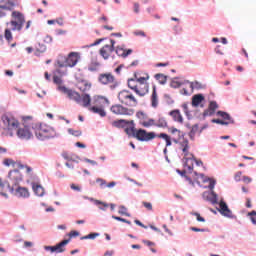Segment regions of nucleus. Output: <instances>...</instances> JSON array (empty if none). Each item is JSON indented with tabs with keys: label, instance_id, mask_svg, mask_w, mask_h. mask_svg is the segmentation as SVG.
<instances>
[{
	"label": "nucleus",
	"instance_id": "8fccbe9b",
	"mask_svg": "<svg viewBox=\"0 0 256 256\" xmlns=\"http://www.w3.org/2000/svg\"><path fill=\"white\" fill-rule=\"evenodd\" d=\"M196 162V165H203V161H201V160H196L195 159V156H193V158H192V164H191V162H189L188 163V165H191L192 166V171H193V163H195Z\"/></svg>",
	"mask_w": 256,
	"mask_h": 256
},
{
	"label": "nucleus",
	"instance_id": "4c0bfd02",
	"mask_svg": "<svg viewBox=\"0 0 256 256\" xmlns=\"http://www.w3.org/2000/svg\"><path fill=\"white\" fill-rule=\"evenodd\" d=\"M141 125L143 127H153L155 126V120L154 119L143 120L141 122Z\"/></svg>",
	"mask_w": 256,
	"mask_h": 256
},
{
	"label": "nucleus",
	"instance_id": "c85d7f7f",
	"mask_svg": "<svg viewBox=\"0 0 256 256\" xmlns=\"http://www.w3.org/2000/svg\"><path fill=\"white\" fill-rule=\"evenodd\" d=\"M71 239L63 240L62 242L58 243L55 247V253H64L65 245L70 243Z\"/></svg>",
	"mask_w": 256,
	"mask_h": 256
},
{
	"label": "nucleus",
	"instance_id": "774afa93",
	"mask_svg": "<svg viewBox=\"0 0 256 256\" xmlns=\"http://www.w3.org/2000/svg\"><path fill=\"white\" fill-rule=\"evenodd\" d=\"M134 12L139 13V3H134Z\"/></svg>",
	"mask_w": 256,
	"mask_h": 256
},
{
	"label": "nucleus",
	"instance_id": "72a5a7b5",
	"mask_svg": "<svg viewBox=\"0 0 256 256\" xmlns=\"http://www.w3.org/2000/svg\"><path fill=\"white\" fill-rule=\"evenodd\" d=\"M101 67V63L97 60H92L90 64L88 65V71H99V68Z\"/></svg>",
	"mask_w": 256,
	"mask_h": 256
},
{
	"label": "nucleus",
	"instance_id": "79ce46f5",
	"mask_svg": "<svg viewBox=\"0 0 256 256\" xmlns=\"http://www.w3.org/2000/svg\"><path fill=\"white\" fill-rule=\"evenodd\" d=\"M46 50L47 48L44 44H38V46L36 47V55H39V53H45Z\"/></svg>",
	"mask_w": 256,
	"mask_h": 256
},
{
	"label": "nucleus",
	"instance_id": "9d476101",
	"mask_svg": "<svg viewBox=\"0 0 256 256\" xmlns=\"http://www.w3.org/2000/svg\"><path fill=\"white\" fill-rule=\"evenodd\" d=\"M98 81L101 85H111L112 89H115V87L119 85V83H117V79L111 72L99 74Z\"/></svg>",
	"mask_w": 256,
	"mask_h": 256
},
{
	"label": "nucleus",
	"instance_id": "dca6fc26",
	"mask_svg": "<svg viewBox=\"0 0 256 256\" xmlns=\"http://www.w3.org/2000/svg\"><path fill=\"white\" fill-rule=\"evenodd\" d=\"M17 137L24 141H29V139L33 137V132L31 131V128L24 126L23 128H18Z\"/></svg>",
	"mask_w": 256,
	"mask_h": 256
},
{
	"label": "nucleus",
	"instance_id": "e433bc0d",
	"mask_svg": "<svg viewBox=\"0 0 256 256\" xmlns=\"http://www.w3.org/2000/svg\"><path fill=\"white\" fill-rule=\"evenodd\" d=\"M155 79L159 81L161 85H165V83H167V76L163 74H156Z\"/></svg>",
	"mask_w": 256,
	"mask_h": 256
},
{
	"label": "nucleus",
	"instance_id": "58836bf2",
	"mask_svg": "<svg viewBox=\"0 0 256 256\" xmlns=\"http://www.w3.org/2000/svg\"><path fill=\"white\" fill-rule=\"evenodd\" d=\"M4 37H5L6 41H8V43H11L13 41V34L11 33L10 29L5 30Z\"/></svg>",
	"mask_w": 256,
	"mask_h": 256
},
{
	"label": "nucleus",
	"instance_id": "5fc2aeb1",
	"mask_svg": "<svg viewBox=\"0 0 256 256\" xmlns=\"http://www.w3.org/2000/svg\"><path fill=\"white\" fill-rule=\"evenodd\" d=\"M96 183H100V187L107 185V181L103 180L102 178H97Z\"/></svg>",
	"mask_w": 256,
	"mask_h": 256
},
{
	"label": "nucleus",
	"instance_id": "39448f33",
	"mask_svg": "<svg viewBox=\"0 0 256 256\" xmlns=\"http://www.w3.org/2000/svg\"><path fill=\"white\" fill-rule=\"evenodd\" d=\"M125 132L129 135L132 133V135H134V137L138 140V141H153V139H155V137H157V134H155V132H147V130L144 129H135V127H129L125 129Z\"/></svg>",
	"mask_w": 256,
	"mask_h": 256
},
{
	"label": "nucleus",
	"instance_id": "5701e85b",
	"mask_svg": "<svg viewBox=\"0 0 256 256\" xmlns=\"http://www.w3.org/2000/svg\"><path fill=\"white\" fill-rule=\"evenodd\" d=\"M0 9L2 11H13L15 9V2L11 0L0 1Z\"/></svg>",
	"mask_w": 256,
	"mask_h": 256
},
{
	"label": "nucleus",
	"instance_id": "f704fd0d",
	"mask_svg": "<svg viewBox=\"0 0 256 256\" xmlns=\"http://www.w3.org/2000/svg\"><path fill=\"white\" fill-rule=\"evenodd\" d=\"M217 115L219 117H222V119H224V121H230L229 125H230V123H235V121L231 119V116L229 114H227L226 112L218 111Z\"/></svg>",
	"mask_w": 256,
	"mask_h": 256
},
{
	"label": "nucleus",
	"instance_id": "ea45409f",
	"mask_svg": "<svg viewBox=\"0 0 256 256\" xmlns=\"http://www.w3.org/2000/svg\"><path fill=\"white\" fill-rule=\"evenodd\" d=\"M68 133L70 135H73L74 137H81V135H83V132H81V130H74V129H68Z\"/></svg>",
	"mask_w": 256,
	"mask_h": 256
},
{
	"label": "nucleus",
	"instance_id": "a211bd4d",
	"mask_svg": "<svg viewBox=\"0 0 256 256\" xmlns=\"http://www.w3.org/2000/svg\"><path fill=\"white\" fill-rule=\"evenodd\" d=\"M115 50H113V47H110L109 45H104L100 50H99V54L101 55V57L103 59H105V61H107V59H109L110 57H112L113 53Z\"/></svg>",
	"mask_w": 256,
	"mask_h": 256
},
{
	"label": "nucleus",
	"instance_id": "412c9836",
	"mask_svg": "<svg viewBox=\"0 0 256 256\" xmlns=\"http://www.w3.org/2000/svg\"><path fill=\"white\" fill-rule=\"evenodd\" d=\"M217 109H219L217 102L211 101L208 109L203 112V117H211V115H215V111H217Z\"/></svg>",
	"mask_w": 256,
	"mask_h": 256
},
{
	"label": "nucleus",
	"instance_id": "09e8293b",
	"mask_svg": "<svg viewBox=\"0 0 256 256\" xmlns=\"http://www.w3.org/2000/svg\"><path fill=\"white\" fill-rule=\"evenodd\" d=\"M53 82L56 84V85H61V83H63V80L61 79V77L57 76V75H54L53 76Z\"/></svg>",
	"mask_w": 256,
	"mask_h": 256
},
{
	"label": "nucleus",
	"instance_id": "423d86ee",
	"mask_svg": "<svg viewBox=\"0 0 256 256\" xmlns=\"http://www.w3.org/2000/svg\"><path fill=\"white\" fill-rule=\"evenodd\" d=\"M118 101L125 107H137L139 100L129 90H122L118 93Z\"/></svg>",
	"mask_w": 256,
	"mask_h": 256
},
{
	"label": "nucleus",
	"instance_id": "f3484780",
	"mask_svg": "<svg viewBox=\"0 0 256 256\" xmlns=\"http://www.w3.org/2000/svg\"><path fill=\"white\" fill-rule=\"evenodd\" d=\"M110 104L111 102L105 96H94L93 98V107H103L105 109V106Z\"/></svg>",
	"mask_w": 256,
	"mask_h": 256
},
{
	"label": "nucleus",
	"instance_id": "4be33fe9",
	"mask_svg": "<svg viewBox=\"0 0 256 256\" xmlns=\"http://www.w3.org/2000/svg\"><path fill=\"white\" fill-rule=\"evenodd\" d=\"M151 107L157 109L159 107V95L157 94V86L152 87V94L150 96Z\"/></svg>",
	"mask_w": 256,
	"mask_h": 256
},
{
	"label": "nucleus",
	"instance_id": "f03ea898",
	"mask_svg": "<svg viewBox=\"0 0 256 256\" xmlns=\"http://www.w3.org/2000/svg\"><path fill=\"white\" fill-rule=\"evenodd\" d=\"M149 76L147 77H139L135 76V79H128V87L131 91H134L138 97H145L147 93H149Z\"/></svg>",
	"mask_w": 256,
	"mask_h": 256
},
{
	"label": "nucleus",
	"instance_id": "c756f323",
	"mask_svg": "<svg viewBox=\"0 0 256 256\" xmlns=\"http://www.w3.org/2000/svg\"><path fill=\"white\" fill-rule=\"evenodd\" d=\"M32 189L37 197H43L45 195V189L39 184H33Z\"/></svg>",
	"mask_w": 256,
	"mask_h": 256
},
{
	"label": "nucleus",
	"instance_id": "aec40b11",
	"mask_svg": "<svg viewBox=\"0 0 256 256\" xmlns=\"http://www.w3.org/2000/svg\"><path fill=\"white\" fill-rule=\"evenodd\" d=\"M219 213H221V215H223L224 217H233V212H231L229 206H227V203H225V201H220Z\"/></svg>",
	"mask_w": 256,
	"mask_h": 256
},
{
	"label": "nucleus",
	"instance_id": "69168bd1",
	"mask_svg": "<svg viewBox=\"0 0 256 256\" xmlns=\"http://www.w3.org/2000/svg\"><path fill=\"white\" fill-rule=\"evenodd\" d=\"M89 239H95L96 237H99V233H90L88 234Z\"/></svg>",
	"mask_w": 256,
	"mask_h": 256
},
{
	"label": "nucleus",
	"instance_id": "6e6552de",
	"mask_svg": "<svg viewBox=\"0 0 256 256\" xmlns=\"http://www.w3.org/2000/svg\"><path fill=\"white\" fill-rule=\"evenodd\" d=\"M182 152L184 153V159L186 160V169L189 173L193 171V154L189 152V140L184 139L181 142ZM191 163V165H189Z\"/></svg>",
	"mask_w": 256,
	"mask_h": 256
},
{
	"label": "nucleus",
	"instance_id": "052dcab7",
	"mask_svg": "<svg viewBox=\"0 0 256 256\" xmlns=\"http://www.w3.org/2000/svg\"><path fill=\"white\" fill-rule=\"evenodd\" d=\"M134 223L138 225L139 227H142L143 229H147V226H145L141 221L135 220Z\"/></svg>",
	"mask_w": 256,
	"mask_h": 256
},
{
	"label": "nucleus",
	"instance_id": "e2e57ef3",
	"mask_svg": "<svg viewBox=\"0 0 256 256\" xmlns=\"http://www.w3.org/2000/svg\"><path fill=\"white\" fill-rule=\"evenodd\" d=\"M215 53H217V55H223V50H221V46H217L215 48Z\"/></svg>",
	"mask_w": 256,
	"mask_h": 256
},
{
	"label": "nucleus",
	"instance_id": "a878e982",
	"mask_svg": "<svg viewBox=\"0 0 256 256\" xmlns=\"http://www.w3.org/2000/svg\"><path fill=\"white\" fill-rule=\"evenodd\" d=\"M116 55H118V57H129V55H131V53H133L132 49H124L121 47H116L115 49Z\"/></svg>",
	"mask_w": 256,
	"mask_h": 256
},
{
	"label": "nucleus",
	"instance_id": "6e6d98bb",
	"mask_svg": "<svg viewBox=\"0 0 256 256\" xmlns=\"http://www.w3.org/2000/svg\"><path fill=\"white\" fill-rule=\"evenodd\" d=\"M171 87H173L174 89H177L181 87V83L179 81H172Z\"/></svg>",
	"mask_w": 256,
	"mask_h": 256
},
{
	"label": "nucleus",
	"instance_id": "c9c22d12",
	"mask_svg": "<svg viewBox=\"0 0 256 256\" xmlns=\"http://www.w3.org/2000/svg\"><path fill=\"white\" fill-rule=\"evenodd\" d=\"M155 127L165 129V127H167V120H165V118H159L158 121L155 122Z\"/></svg>",
	"mask_w": 256,
	"mask_h": 256
},
{
	"label": "nucleus",
	"instance_id": "4d7b16f0",
	"mask_svg": "<svg viewBox=\"0 0 256 256\" xmlns=\"http://www.w3.org/2000/svg\"><path fill=\"white\" fill-rule=\"evenodd\" d=\"M45 251H50L51 253H55V246H44Z\"/></svg>",
	"mask_w": 256,
	"mask_h": 256
},
{
	"label": "nucleus",
	"instance_id": "cd10ccee",
	"mask_svg": "<svg viewBox=\"0 0 256 256\" xmlns=\"http://www.w3.org/2000/svg\"><path fill=\"white\" fill-rule=\"evenodd\" d=\"M205 101L203 94H196L192 97V107H199L201 102Z\"/></svg>",
	"mask_w": 256,
	"mask_h": 256
},
{
	"label": "nucleus",
	"instance_id": "6ab92c4d",
	"mask_svg": "<svg viewBox=\"0 0 256 256\" xmlns=\"http://www.w3.org/2000/svg\"><path fill=\"white\" fill-rule=\"evenodd\" d=\"M169 133H171L172 141L174 143L180 142L181 138L184 136L183 132H181V130H179V129L175 128V127L169 128Z\"/></svg>",
	"mask_w": 256,
	"mask_h": 256
},
{
	"label": "nucleus",
	"instance_id": "2f4dec72",
	"mask_svg": "<svg viewBox=\"0 0 256 256\" xmlns=\"http://www.w3.org/2000/svg\"><path fill=\"white\" fill-rule=\"evenodd\" d=\"M156 137H158V139H164V141L166 142V147H171L172 145L171 141H173V138H171V136L165 133H160L156 135Z\"/></svg>",
	"mask_w": 256,
	"mask_h": 256
},
{
	"label": "nucleus",
	"instance_id": "a18cd8bd",
	"mask_svg": "<svg viewBox=\"0 0 256 256\" xmlns=\"http://www.w3.org/2000/svg\"><path fill=\"white\" fill-rule=\"evenodd\" d=\"M133 35H135L136 37H147V35L145 34V31H142V30L134 31Z\"/></svg>",
	"mask_w": 256,
	"mask_h": 256
},
{
	"label": "nucleus",
	"instance_id": "37998d69",
	"mask_svg": "<svg viewBox=\"0 0 256 256\" xmlns=\"http://www.w3.org/2000/svg\"><path fill=\"white\" fill-rule=\"evenodd\" d=\"M95 204L96 205H102L99 207V209H102V211H105V209H107V207H109V204L105 203V202H101L99 200H95Z\"/></svg>",
	"mask_w": 256,
	"mask_h": 256
},
{
	"label": "nucleus",
	"instance_id": "49530a36",
	"mask_svg": "<svg viewBox=\"0 0 256 256\" xmlns=\"http://www.w3.org/2000/svg\"><path fill=\"white\" fill-rule=\"evenodd\" d=\"M192 215H194V217H196L197 221L200 223H205V218L201 217V214L194 212Z\"/></svg>",
	"mask_w": 256,
	"mask_h": 256
},
{
	"label": "nucleus",
	"instance_id": "bf43d9fd",
	"mask_svg": "<svg viewBox=\"0 0 256 256\" xmlns=\"http://www.w3.org/2000/svg\"><path fill=\"white\" fill-rule=\"evenodd\" d=\"M242 181L248 184L251 183L252 179L249 176H243Z\"/></svg>",
	"mask_w": 256,
	"mask_h": 256
},
{
	"label": "nucleus",
	"instance_id": "4468645a",
	"mask_svg": "<svg viewBox=\"0 0 256 256\" xmlns=\"http://www.w3.org/2000/svg\"><path fill=\"white\" fill-rule=\"evenodd\" d=\"M11 193L15 195V197H19L22 199H28L30 197L29 189L27 187L17 186L16 188L12 186Z\"/></svg>",
	"mask_w": 256,
	"mask_h": 256
},
{
	"label": "nucleus",
	"instance_id": "9b49d317",
	"mask_svg": "<svg viewBox=\"0 0 256 256\" xmlns=\"http://www.w3.org/2000/svg\"><path fill=\"white\" fill-rule=\"evenodd\" d=\"M2 121L9 131H17L19 129V120L12 115L2 116Z\"/></svg>",
	"mask_w": 256,
	"mask_h": 256
},
{
	"label": "nucleus",
	"instance_id": "bb28decb",
	"mask_svg": "<svg viewBox=\"0 0 256 256\" xmlns=\"http://www.w3.org/2000/svg\"><path fill=\"white\" fill-rule=\"evenodd\" d=\"M170 117L173 118L174 121H176V123H183V115H181V111L179 110H172L169 113Z\"/></svg>",
	"mask_w": 256,
	"mask_h": 256
},
{
	"label": "nucleus",
	"instance_id": "a19ab883",
	"mask_svg": "<svg viewBox=\"0 0 256 256\" xmlns=\"http://www.w3.org/2000/svg\"><path fill=\"white\" fill-rule=\"evenodd\" d=\"M118 213H119V215H125L126 217L131 216L129 213H127V207H125V206H119Z\"/></svg>",
	"mask_w": 256,
	"mask_h": 256
},
{
	"label": "nucleus",
	"instance_id": "20e7f679",
	"mask_svg": "<svg viewBox=\"0 0 256 256\" xmlns=\"http://www.w3.org/2000/svg\"><path fill=\"white\" fill-rule=\"evenodd\" d=\"M37 139L40 141H45V139H53L57 132L51 126L47 124H35L32 128Z\"/></svg>",
	"mask_w": 256,
	"mask_h": 256
},
{
	"label": "nucleus",
	"instance_id": "473e14b6",
	"mask_svg": "<svg viewBox=\"0 0 256 256\" xmlns=\"http://www.w3.org/2000/svg\"><path fill=\"white\" fill-rule=\"evenodd\" d=\"M199 124H195L192 127H190V132H189V138L191 139V141H195V135H197V133H199Z\"/></svg>",
	"mask_w": 256,
	"mask_h": 256
},
{
	"label": "nucleus",
	"instance_id": "680f3d73",
	"mask_svg": "<svg viewBox=\"0 0 256 256\" xmlns=\"http://www.w3.org/2000/svg\"><path fill=\"white\" fill-rule=\"evenodd\" d=\"M103 41V38H100L96 40L94 43L90 44L89 47H95L96 45H99Z\"/></svg>",
	"mask_w": 256,
	"mask_h": 256
},
{
	"label": "nucleus",
	"instance_id": "f8f14e48",
	"mask_svg": "<svg viewBox=\"0 0 256 256\" xmlns=\"http://www.w3.org/2000/svg\"><path fill=\"white\" fill-rule=\"evenodd\" d=\"M194 179L198 185H201V183H209L208 188L211 191L215 189V180L205 176L204 174H198L197 172H194Z\"/></svg>",
	"mask_w": 256,
	"mask_h": 256
},
{
	"label": "nucleus",
	"instance_id": "1a4fd4ad",
	"mask_svg": "<svg viewBox=\"0 0 256 256\" xmlns=\"http://www.w3.org/2000/svg\"><path fill=\"white\" fill-rule=\"evenodd\" d=\"M111 113L117 116L131 117L135 113V110L123 106V104H114L110 107Z\"/></svg>",
	"mask_w": 256,
	"mask_h": 256
},
{
	"label": "nucleus",
	"instance_id": "7ed1b4c3",
	"mask_svg": "<svg viewBox=\"0 0 256 256\" xmlns=\"http://www.w3.org/2000/svg\"><path fill=\"white\" fill-rule=\"evenodd\" d=\"M79 53L78 52H70L67 56V58L63 60H58L56 63V73H58V75H65V73H67V71H61V69H63L64 67H75V65H77V63H79Z\"/></svg>",
	"mask_w": 256,
	"mask_h": 256
},
{
	"label": "nucleus",
	"instance_id": "2eb2a0df",
	"mask_svg": "<svg viewBox=\"0 0 256 256\" xmlns=\"http://www.w3.org/2000/svg\"><path fill=\"white\" fill-rule=\"evenodd\" d=\"M4 165H6V167H10V165H12L15 169H26V173H31V171H33L32 167H29L27 165H23L21 164V162H15L13 161V159H9L6 158L3 161Z\"/></svg>",
	"mask_w": 256,
	"mask_h": 256
},
{
	"label": "nucleus",
	"instance_id": "3c124183",
	"mask_svg": "<svg viewBox=\"0 0 256 256\" xmlns=\"http://www.w3.org/2000/svg\"><path fill=\"white\" fill-rule=\"evenodd\" d=\"M68 236H69V239L71 240V239H73V237H79V232L75 231V230H72V231H70Z\"/></svg>",
	"mask_w": 256,
	"mask_h": 256
},
{
	"label": "nucleus",
	"instance_id": "393cba45",
	"mask_svg": "<svg viewBox=\"0 0 256 256\" xmlns=\"http://www.w3.org/2000/svg\"><path fill=\"white\" fill-rule=\"evenodd\" d=\"M77 87L82 93H87V91L91 90V82L87 80H81L78 82Z\"/></svg>",
	"mask_w": 256,
	"mask_h": 256
},
{
	"label": "nucleus",
	"instance_id": "de8ad7c7",
	"mask_svg": "<svg viewBox=\"0 0 256 256\" xmlns=\"http://www.w3.org/2000/svg\"><path fill=\"white\" fill-rule=\"evenodd\" d=\"M142 205L147 209L148 211H153V204L151 202H142Z\"/></svg>",
	"mask_w": 256,
	"mask_h": 256
},
{
	"label": "nucleus",
	"instance_id": "c03bdc74",
	"mask_svg": "<svg viewBox=\"0 0 256 256\" xmlns=\"http://www.w3.org/2000/svg\"><path fill=\"white\" fill-rule=\"evenodd\" d=\"M212 123H217L218 125H229L230 121H225L221 119H213Z\"/></svg>",
	"mask_w": 256,
	"mask_h": 256
},
{
	"label": "nucleus",
	"instance_id": "ddd939ff",
	"mask_svg": "<svg viewBox=\"0 0 256 256\" xmlns=\"http://www.w3.org/2000/svg\"><path fill=\"white\" fill-rule=\"evenodd\" d=\"M9 180L12 183L13 187H17L23 181V175L19 171V168L11 170L8 174Z\"/></svg>",
	"mask_w": 256,
	"mask_h": 256
},
{
	"label": "nucleus",
	"instance_id": "338daca9",
	"mask_svg": "<svg viewBox=\"0 0 256 256\" xmlns=\"http://www.w3.org/2000/svg\"><path fill=\"white\" fill-rule=\"evenodd\" d=\"M71 189H73V191H81V187L75 185V184H71Z\"/></svg>",
	"mask_w": 256,
	"mask_h": 256
},
{
	"label": "nucleus",
	"instance_id": "0e129e2a",
	"mask_svg": "<svg viewBox=\"0 0 256 256\" xmlns=\"http://www.w3.org/2000/svg\"><path fill=\"white\" fill-rule=\"evenodd\" d=\"M115 255V251L113 250H107L105 253H104V256H113Z\"/></svg>",
	"mask_w": 256,
	"mask_h": 256
},
{
	"label": "nucleus",
	"instance_id": "603ef678",
	"mask_svg": "<svg viewBox=\"0 0 256 256\" xmlns=\"http://www.w3.org/2000/svg\"><path fill=\"white\" fill-rule=\"evenodd\" d=\"M242 175H243V172H242V171L236 172V174L234 175L235 181H237V182L241 181Z\"/></svg>",
	"mask_w": 256,
	"mask_h": 256
},
{
	"label": "nucleus",
	"instance_id": "f257e3e1",
	"mask_svg": "<svg viewBox=\"0 0 256 256\" xmlns=\"http://www.w3.org/2000/svg\"><path fill=\"white\" fill-rule=\"evenodd\" d=\"M59 91L67 95L70 101H74L77 105L81 107H89L91 105V95L83 93L82 95L75 90H71L65 86H59Z\"/></svg>",
	"mask_w": 256,
	"mask_h": 256
},
{
	"label": "nucleus",
	"instance_id": "b1692460",
	"mask_svg": "<svg viewBox=\"0 0 256 256\" xmlns=\"http://www.w3.org/2000/svg\"><path fill=\"white\" fill-rule=\"evenodd\" d=\"M91 113H95L96 115H99L100 117H107V112L105 111V108L103 107H97V106H88L86 107Z\"/></svg>",
	"mask_w": 256,
	"mask_h": 256
},
{
	"label": "nucleus",
	"instance_id": "864d4df0",
	"mask_svg": "<svg viewBox=\"0 0 256 256\" xmlns=\"http://www.w3.org/2000/svg\"><path fill=\"white\" fill-rule=\"evenodd\" d=\"M191 231H194L195 233H205V229L197 228V227H191Z\"/></svg>",
	"mask_w": 256,
	"mask_h": 256
},
{
	"label": "nucleus",
	"instance_id": "7c9ffc66",
	"mask_svg": "<svg viewBox=\"0 0 256 256\" xmlns=\"http://www.w3.org/2000/svg\"><path fill=\"white\" fill-rule=\"evenodd\" d=\"M128 123L129 122L124 119L115 120L112 122V127H116L117 129H123V128L127 127Z\"/></svg>",
	"mask_w": 256,
	"mask_h": 256
},
{
	"label": "nucleus",
	"instance_id": "0eeeda50",
	"mask_svg": "<svg viewBox=\"0 0 256 256\" xmlns=\"http://www.w3.org/2000/svg\"><path fill=\"white\" fill-rule=\"evenodd\" d=\"M9 25L12 31H22L23 25H25V14L20 11H12Z\"/></svg>",
	"mask_w": 256,
	"mask_h": 256
},
{
	"label": "nucleus",
	"instance_id": "13d9d810",
	"mask_svg": "<svg viewBox=\"0 0 256 256\" xmlns=\"http://www.w3.org/2000/svg\"><path fill=\"white\" fill-rule=\"evenodd\" d=\"M142 243H144V245H147V247H153V245H155V243L149 240H143Z\"/></svg>",
	"mask_w": 256,
	"mask_h": 256
}]
</instances>
